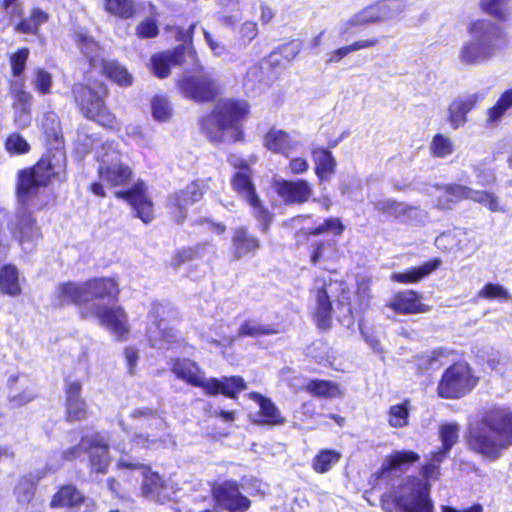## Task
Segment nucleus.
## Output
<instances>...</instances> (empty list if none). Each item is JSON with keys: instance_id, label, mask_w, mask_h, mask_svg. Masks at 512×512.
<instances>
[{"instance_id": "7c9ffc66", "label": "nucleus", "mask_w": 512, "mask_h": 512, "mask_svg": "<svg viewBox=\"0 0 512 512\" xmlns=\"http://www.w3.org/2000/svg\"><path fill=\"white\" fill-rule=\"evenodd\" d=\"M208 381H214L215 384L211 390H204L209 396L221 393L229 398H236L238 392L246 389L245 381L240 376H224L221 379L209 378Z\"/></svg>"}, {"instance_id": "393cba45", "label": "nucleus", "mask_w": 512, "mask_h": 512, "mask_svg": "<svg viewBox=\"0 0 512 512\" xmlns=\"http://www.w3.org/2000/svg\"><path fill=\"white\" fill-rule=\"evenodd\" d=\"M86 303L92 300L116 302L120 293L118 283L113 278H97L84 282Z\"/></svg>"}, {"instance_id": "a878e982", "label": "nucleus", "mask_w": 512, "mask_h": 512, "mask_svg": "<svg viewBox=\"0 0 512 512\" xmlns=\"http://www.w3.org/2000/svg\"><path fill=\"white\" fill-rule=\"evenodd\" d=\"M483 95L472 93L454 99L448 108V121L454 129L462 127L467 122L466 115L481 101Z\"/></svg>"}, {"instance_id": "e433bc0d", "label": "nucleus", "mask_w": 512, "mask_h": 512, "mask_svg": "<svg viewBox=\"0 0 512 512\" xmlns=\"http://www.w3.org/2000/svg\"><path fill=\"white\" fill-rule=\"evenodd\" d=\"M306 391L319 398L335 399L343 396V391L336 382L322 379H310Z\"/></svg>"}, {"instance_id": "7ed1b4c3", "label": "nucleus", "mask_w": 512, "mask_h": 512, "mask_svg": "<svg viewBox=\"0 0 512 512\" xmlns=\"http://www.w3.org/2000/svg\"><path fill=\"white\" fill-rule=\"evenodd\" d=\"M468 444L475 452L496 459L512 445V413L504 410L491 413L477 428L470 430Z\"/></svg>"}, {"instance_id": "9b49d317", "label": "nucleus", "mask_w": 512, "mask_h": 512, "mask_svg": "<svg viewBox=\"0 0 512 512\" xmlns=\"http://www.w3.org/2000/svg\"><path fill=\"white\" fill-rule=\"evenodd\" d=\"M83 318H95L98 323L106 328L118 339L124 338L129 333L128 316L125 310L116 305L93 302L81 308Z\"/></svg>"}, {"instance_id": "c85d7f7f", "label": "nucleus", "mask_w": 512, "mask_h": 512, "mask_svg": "<svg viewBox=\"0 0 512 512\" xmlns=\"http://www.w3.org/2000/svg\"><path fill=\"white\" fill-rule=\"evenodd\" d=\"M264 145L268 150L288 157L298 149L300 142L283 130L271 129L265 136Z\"/></svg>"}, {"instance_id": "6e6552de", "label": "nucleus", "mask_w": 512, "mask_h": 512, "mask_svg": "<svg viewBox=\"0 0 512 512\" xmlns=\"http://www.w3.org/2000/svg\"><path fill=\"white\" fill-rule=\"evenodd\" d=\"M72 91L80 111L86 118L109 128L116 125L115 116L104 103L107 88L103 83H94L93 86L75 84Z\"/></svg>"}, {"instance_id": "cd10ccee", "label": "nucleus", "mask_w": 512, "mask_h": 512, "mask_svg": "<svg viewBox=\"0 0 512 512\" xmlns=\"http://www.w3.org/2000/svg\"><path fill=\"white\" fill-rule=\"evenodd\" d=\"M52 303L59 307L86 303L84 283L65 282L59 284L52 295Z\"/></svg>"}, {"instance_id": "de8ad7c7", "label": "nucleus", "mask_w": 512, "mask_h": 512, "mask_svg": "<svg viewBox=\"0 0 512 512\" xmlns=\"http://www.w3.org/2000/svg\"><path fill=\"white\" fill-rule=\"evenodd\" d=\"M149 339L151 345L158 349H165L167 345L174 342L176 333L173 329L167 330L163 321H160L156 330H149Z\"/></svg>"}, {"instance_id": "f8f14e48", "label": "nucleus", "mask_w": 512, "mask_h": 512, "mask_svg": "<svg viewBox=\"0 0 512 512\" xmlns=\"http://www.w3.org/2000/svg\"><path fill=\"white\" fill-rule=\"evenodd\" d=\"M476 382L477 379L466 363H456L444 372L438 385V394L443 398H460L472 390Z\"/></svg>"}, {"instance_id": "473e14b6", "label": "nucleus", "mask_w": 512, "mask_h": 512, "mask_svg": "<svg viewBox=\"0 0 512 512\" xmlns=\"http://www.w3.org/2000/svg\"><path fill=\"white\" fill-rule=\"evenodd\" d=\"M441 264L440 259H434L424 263L423 265L411 268L405 272H395L391 275V280L398 283H417L430 273L435 271Z\"/></svg>"}, {"instance_id": "ddd939ff", "label": "nucleus", "mask_w": 512, "mask_h": 512, "mask_svg": "<svg viewBox=\"0 0 512 512\" xmlns=\"http://www.w3.org/2000/svg\"><path fill=\"white\" fill-rule=\"evenodd\" d=\"M118 467L132 469L134 473L143 477L142 492L147 498L157 502H165L175 496L173 487L164 483L157 473L150 471L149 467L123 459L118 462Z\"/></svg>"}, {"instance_id": "5701e85b", "label": "nucleus", "mask_w": 512, "mask_h": 512, "mask_svg": "<svg viewBox=\"0 0 512 512\" xmlns=\"http://www.w3.org/2000/svg\"><path fill=\"white\" fill-rule=\"evenodd\" d=\"M388 307L403 315L426 313L431 310L429 305L422 302V295L414 290L397 292L388 302Z\"/></svg>"}, {"instance_id": "0eeeda50", "label": "nucleus", "mask_w": 512, "mask_h": 512, "mask_svg": "<svg viewBox=\"0 0 512 512\" xmlns=\"http://www.w3.org/2000/svg\"><path fill=\"white\" fill-rule=\"evenodd\" d=\"M126 432L133 433L132 441L143 447H149L161 440L160 432L165 431L166 423L151 408H136L127 418L120 420Z\"/></svg>"}, {"instance_id": "f03ea898", "label": "nucleus", "mask_w": 512, "mask_h": 512, "mask_svg": "<svg viewBox=\"0 0 512 512\" xmlns=\"http://www.w3.org/2000/svg\"><path fill=\"white\" fill-rule=\"evenodd\" d=\"M467 31L470 39L462 44L458 53V59L464 65L478 66L487 63L506 44L502 27L488 19L471 21Z\"/></svg>"}, {"instance_id": "5fc2aeb1", "label": "nucleus", "mask_w": 512, "mask_h": 512, "mask_svg": "<svg viewBox=\"0 0 512 512\" xmlns=\"http://www.w3.org/2000/svg\"><path fill=\"white\" fill-rule=\"evenodd\" d=\"M228 326L224 323H218L213 327L215 336L212 334L203 335L205 341L215 344L216 346L229 347L234 341L235 337L227 333Z\"/></svg>"}, {"instance_id": "6e6d98bb", "label": "nucleus", "mask_w": 512, "mask_h": 512, "mask_svg": "<svg viewBox=\"0 0 512 512\" xmlns=\"http://www.w3.org/2000/svg\"><path fill=\"white\" fill-rule=\"evenodd\" d=\"M508 3L509 0H481L480 7L485 13L504 20L509 14Z\"/></svg>"}, {"instance_id": "a19ab883", "label": "nucleus", "mask_w": 512, "mask_h": 512, "mask_svg": "<svg viewBox=\"0 0 512 512\" xmlns=\"http://www.w3.org/2000/svg\"><path fill=\"white\" fill-rule=\"evenodd\" d=\"M0 291L10 296L21 293L18 271L14 266L7 265L0 270Z\"/></svg>"}, {"instance_id": "e2e57ef3", "label": "nucleus", "mask_w": 512, "mask_h": 512, "mask_svg": "<svg viewBox=\"0 0 512 512\" xmlns=\"http://www.w3.org/2000/svg\"><path fill=\"white\" fill-rule=\"evenodd\" d=\"M33 85L36 91L45 95L51 92L52 87V76L49 72L42 68L35 70V78Z\"/></svg>"}, {"instance_id": "13d9d810", "label": "nucleus", "mask_w": 512, "mask_h": 512, "mask_svg": "<svg viewBox=\"0 0 512 512\" xmlns=\"http://www.w3.org/2000/svg\"><path fill=\"white\" fill-rule=\"evenodd\" d=\"M344 229L345 226L340 218L330 217L325 219V221L322 224L309 230L307 234L317 236L321 234L332 233L338 236L343 233Z\"/></svg>"}, {"instance_id": "c9c22d12", "label": "nucleus", "mask_w": 512, "mask_h": 512, "mask_svg": "<svg viewBox=\"0 0 512 512\" xmlns=\"http://www.w3.org/2000/svg\"><path fill=\"white\" fill-rule=\"evenodd\" d=\"M84 495L73 485L62 486L52 497L51 508L76 507L82 504Z\"/></svg>"}, {"instance_id": "1a4fd4ad", "label": "nucleus", "mask_w": 512, "mask_h": 512, "mask_svg": "<svg viewBox=\"0 0 512 512\" xmlns=\"http://www.w3.org/2000/svg\"><path fill=\"white\" fill-rule=\"evenodd\" d=\"M406 8L404 0H384L364 7L338 25L339 35L343 38L352 34L356 27L390 20L400 15Z\"/></svg>"}, {"instance_id": "423d86ee", "label": "nucleus", "mask_w": 512, "mask_h": 512, "mask_svg": "<svg viewBox=\"0 0 512 512\" xmlns=\"http://www.w3.org/2000/svg\"><path fill=\"white\" fill-rule=\"evenodd\" d=\"M83 452L89 454L90 465L93 471L105 473L110 464L108 454V445L105 438L99 434L85 435L81 438L79 444L70 447L62 452L54 453L47 463L49 471L58 470L63 461H73L79 458Z\"/></svg>"}, {"instance_id": "37998d69", "label": "nucleus", "mask_w": 512, "mask_h": 512, "mask_svg": "<svg viewBox=\"0 0 512 512\" xmlns=\"http://www.w3.org/2000/svg\"><path fill=\"white\" fill-rule=\"evenodd\" d=\"M340 459V452L333 449H322L313 458L312 468L315 472L323 474L331 470Z\"/></svg>"}, {"instance_id": "c03bdc74", "label": "nucleus", "mask_w": 512, "mask_h": 512, "mask_svg": "<svg viewBox=\"0 0 512 512\" xmlns=\"http://www.w3.org/2000/svg\"><path fill=\"white\" fill-rule=\"evenodd\" d=\"M77 42L82 53L89 59L91 67L98 68L100 61L105 59L100 57V48L95 40L90 36L79 34Z\"/></svg>"}, {"instance_id": "c756f323", "label": "nucleus", "mask_w": 512, "mask_h": 512, "mask_svg": "<svg viewBox=\"0 0 512 512\" xmlns=\"http://www.w3.org/2000/svg\"><path fill=\"white\" fill-rule=\"evenodd\" d=\"M468 243V233L461 229L442 233L435 239L436 247L446 253L466 251Z\"/></svg>"}, {"instance_id": "ea45409f", "label": "nucleus", "mask_w": 512, "mask_h": 512, "mask_svg": "<svg viewBox=\"0 0 512 512\" xmlns=\"http://www.w3.org/2000/svg\"><path fill=\"white\" fill-rule=\"evenodd\" d=\"M312 156L316 165V174L320 179H325L328 175L334 173L336 160L331 152L323 148H316L312 151Z\"/></svg>"}, {"instance_id": "a211bd4d", "label": "nucleus", "mask_w": 512, "mask_h": 512, "mask_svg": "<svg viewBox=\"0 0 512 512\" xmlns=\"http://www.w3.org/2000/svg\"><path fill=\"white\" fill-rule=\"evenodd\" d=\"M115 197L126 200L135 210L136 216L144 223H150L154 217L153 203L146 194L143 182H137L132 189L115 192Z\"/></svg>"}, {"instance_id": "3c124183", "label": "nucleus", "mask_w": 512, "mask_h": 512, "mask_svg": "<svg viewBox=\"0 0 512 512\" xmlns=\"http://www.w3.org/2000/svg\"><path fill=\"white\" fill-rule=\"evenodd\" d=\"M277 330L270 325H264L256 320H245L239 327V337H259L276 334Z\"/></svg>"}, {"instance_id": "8fccbe9b", "label": "nucleus", "mask_w": 512, "mask_h": 512, "mask_svg": "<svg viewBox=\"0 0 512 512\" xmlns=\"http://www.w3.org/2000/svg\"><path fill=\"white\" fill-rule=\"evenodd\" d=\"M410 414L409 401L392 405L388 411V423L393 428H402L408 425Z\"/></svg>"}, {"instance_id": "b1692460", "label": "nucleus", "mask_w": 512, "mask_h": 512, "mask_svg": "<svg viewBox=\"0 0 512 512\" xmlns=\"http://www.w3.org/2000/svg\"><path fill=\"white\" fill-rule=\"evenodd\" d=\"M274 189L278 196L289 204H302L308 201L312 195V189L305 180H276Z\"/></svg>"}, {"instance_id": "f3484780", "label": "nucleus", "mask_w": 512, "mask_h": 512, "mask_svg": "<svg viewBox=\"0 0 512 512\" xmlns=\"http://www.w3.org/2000/svg\"><path fill=\"white\" fill-rule=\"evenodd\" d=\"M217 504L230 512H245L250 508L251 501L244 496L234 481H226L212 489Z\"/></svg>"}, {"instance_id": "9d476101", "label": "nucleus", "mask_w": 512, "mask_h": 512, "mask_svg": "<svg viewBox=\"0 0 512 512\" xmlns=\"http://www.w3.org/2000/svg\"><path fill=\"white\" fill-rule=\"evenodd\" d=\"M428 495L429 485L414 479L408 492L404 489L398 495L385 496L383 508L386 512H432L433 504Z\"/></svg>"}, {"instance_id": "aec40b11", "label": "nucleus", "mask_w": 512, "mask_h": 512, "mask_svg": "<svg viewBox=\"0 0 512 512\" xmlns=\"http://www.w3.org/2000/svg\"><path fill=\"white\" fill-rule=\"evenodd\" d=\"M10 93L13 98L14 121L19 128H26L31 123L33 96L25 90L23 80L11 82Z\"/></svg>"}, {"instance_id": "f704fd0d", "label": "nucleus", "mask_w": 512, "mask_h": 512, "mask_svg": "<svg viewBox=\"0 0 512 512\" xmlns=\"http://www.w3.org/2000/svg\"><path fill=\"white\" fill-rule=\"evenodd\" d=\"M44 475L43 472L29 473L19 478L14 487V495L19 503H29L33 499L36 486Z\"/></svg>"}, {"instance_id": "864d4df0", "label": "nucleus", "mask_w": 512, "mask_h": 512, "mask_svg": "<svg viewBox=\"0 0 512 512\" xmlns=\"http://www.w3.org/2000/svg\"><path fill=\"white\" fill-rule=\"evenodd\" d=\"M151 112L156 121L163 122L171 118L173 109L166 97L155 96L151 101Z\"/></svg>"}, {"instance_id": "58836bf2", "label": "nucleus", "mask_w": 512, "mask_h": 512, "mask_svg": "<svg viewBox=\"0 0 512 512\" xmlns=\"http://www.w3.org/2000/svg\"><path fill=\"white\" fill-rule=\"evenodd\" d=\"M40 237V230L35 225L34 220L29 216L23 217L19 221V243L23 250L31 251L35 246V241Z\"/></svg>"}, {"instance_id": "bf43d9fd", "label": "nucleus", "mask_w": 512, "mask_h": 512, "mask_svg": "<svg viewBox=\"0 0 512 512\" xmlns=\"http://www.w3.org/2000/svg\"><path fill=\"white\" fill-rule=\"evenodd\" d=\"M40 125L48 140H58L60 135V123L55 113H45L40 121Z\"/></svg>"}, {"instance_id": "72a5a7b5", "label": "nucleus", "mask_w": 512, "mask_h": 512, "mask_svg": "<svg viewBox=\"0 0 512 512\" xmlns=\"http://www.w3.org/2000/svg\"><path fill=\"white\" fill-rule=\"evenodd\" d=\"M249 398L259 404L260 415L263 417L262 423L273 426L285 423V418L281 415L280 410L271 399L257 392L250 393Z\"/></svg>"}, {"instance_id": "6ab92c4d", "label": "nucleus", "mask_w": 512, "mask_h": 512, "mask_svg": "<svg viewBox=\"0 0 512 512\" xmlns=\"http://www.w3.org/2000/svg\"><path fill=\"white\" fill-rule=\"evenodd\" d=\"M171 371L178 379L194 387L203 390L214 388V381H208L205 372L190 359H174L171 362Z\"/></svg>"}, {"instance_id": "338daca9", "label": "nucleus", "mask_w": 512, "mask_h": 512, "mask_svg": "<svg viewBox=\"0 0 512 512\" xmlns=\"http://www.w3.org/2000/svg\"><path fill=\"white\" fill-rule=\"evenodd\" d=\"M427 221V213L418 207L408 205L405 211L403 223L414 226L424 225Z\"/></svg>"}, {"instance_id": "dca6fc26", "label": "nucleus", "mask_w": 512, "mask_h": 512, "mask_svg": "<svg viewBox=\"0 0 512 512\" xmlns=\"http://www.w3.org/2000/svg\"><path fill=\"white\" fill-rule=\"evenodd\" d=\"M196 61L195 51L190 46L180 45L172 51H166L154 55L151 58L153 73L159 78H165L170 72V67L182 65L188 61Z\"/></svg>"}, {"instance_id": "774afa93", "label": "nucleus", "mask_w": 512, "mask_h": 512, "mask_svg": "<svg viewBox=\"0 0 512 512\" xmlns=\"http://www.w3.org/2000/svg\"><path fill=\"white\" fill-rule=\"evenodd\" d=\"M29 148L27 141L17 133L11 134L6 140V149L11 153H27Z\"/></svg>"}, {"instance_id": "49530a36", "label": "nucleus", "mask_w": 512, "mask_h": 512, "mask_svg": "<svg viewBox=\"0 0 512 512\" xmlns=\"http://www.w3.org/2000/svg\"><path fill=\"white\" fill-rule=\"evenodd\" d=\"M49 15L40 8H33L29 18L23 19L17 24L16 30L22 33L35 34L39 26L46 23Z\"/></svg>"}, {"instance_id": "680f3d73", "label": "nucleus", "mask_w": 512, "mask_h": 512, "mask_svg": "<svg viewBox=\"0 0 512 512\" xmlns=\"http://www.w3.org/2000/svg\"><path fill=\"white\" fill-rule=\"evenodd\" d=\"M470 199L484 205L492 212L503 211V209L499 206L498 198L493 193L472 190Z\"/></svg>"}, {"instance_id": "4468645a", "label": "nucleus", "mask_w": 512, "mask_h": 512, "mask_svg": "<svg viewBox=\"0 0 512 512\" xmlns=\"http://www.w3.org/2000/svg\"><path fill=\"white\" fill-rule=\"evenodd\" d=\"M249 171H239L232 180L233 189L247 202L252 208V214L260 223V230L266 233L272 222V214L262 205L259 197L255 193Z\"/></svg>"}, {"instance_id": "bb28decb", "label": "nucleus", "mask_w": 512, "mask_h": 512, "mask_svg": "<svg viewBox=\"0 0 512 512\" xmlns=\"http://www.w3.org/2000/svg\"><path fill=\"white\" fill-rule=\"evenodd\" d=\"M80 381H68L66 384V415L69 421H81L87 416L86 402L81 397Z\"/></svg>"}, {"instance_id": "4be33fe9", "label": "nucleus", "mask_w": 512, "mask_h": 512, "mask_svg": "<svg viewBox=\"0 0 512 512\" xmlns=\"http://www.w3.org/2000/svg\"><path fill=\"white\" fill-rule=\"evenodd\" d=\"M178 86L185 97L197 102L208 101L216 94L215 84L204 75L184 77Z\"/></svg>"}, {"instance_id": "0e129e2a", "label": "nucleus", "mask_w": 512, "mask_h": 512, "mask_svg": "<svg viewBox=\"0 0 512 512\" xmlns=\"http://www.w3.org/2000/svg\"><path fill=\"white\" fill-rule=\"evenodd\" d=\"M478 297L485 299L507 300L510 298L509 292L501 285L488 283L478 292Z\"/></svg>"}, {"instance_id": "412c9836", "label": "nucleus", "mask_w": 512, "mask_h": 512, "mask_svg": "<svg viewBox=\"0 0 512 512\" xmlns=\"http://www.w3.org/2000/svg\"><path fill=\"white\" fill-rule=\"evenodd\" d=\"M204 191V182L194 181L188 184L183 190L169 196V208L176 210L175 217L178 221H182L185 218V211L189 206L201 200Z\"/></svg>"}, {"instance_id": "39448f33", "label": "nucleus", "mask_w": 512, "mask_h": 512, "mask_svg": "<svg viewBox=\"0 0 512 512\" xmlns=\"http://www.w3.org/2000/svg\"><path fill=\"white\" fill-rule=\"evenodd\" d=\"M95 157L98 162L99 182L91 184V191L99 197H105L103 184L108 187L124 186L132 178L131 168L122 162V154L118 144L104 141L95 147Z\"/></svg>"}, {"instance_id": "69168bd1", "label": "nucleus", "mask_w": 512, "mask_h": 512, "mask_svg": "<svg viewBox=\"0 0 512 512\" xmlns=\"http://www.w3.org/2000/svg\"><path fill=\"white\" fill-rule=\"evenodd\" d=\"M28 57L29 49L27 48H22L10 56V65L13 76L19 77L23 73Z\"/></svg>"}, {"instance_id": "2f4dec72", "label": "nucleus", "mask_w": 512, "mask_h": 512, "mask_svg": "<svg viewBox=\"0 0 512 512\" xmlns=\"http://www.w3.org/2000/svg\"><path fill=\"white\" fill-rule=\"evenodd\" d=\"M232 245L234 258L240 259L246 254L255 253L260 248V241L253 235H250L246 228L239 227L234 230Z\"/></svg>"}, {"instance_id": "20e7f679", "label": "nucleus", "mask_w": 512, "mask_h": 512, "mask_svg": "<svg viewBox=\"0 0 512 512\" xmlns=\"http://www.w3.org/2000/svg\"><path fill=\"white\" fill-rule=\"evenodd\" d=\"M248 112L247 103L225 99L219 101L212 113L203 120L206 137L215 143L235 142L241 138V120Z\"/></svg>"}, {"instance_id": "603ef678", "label": "nucleus", "mask_w": 512, "mask_h": 512, "mask_svg": "<svg viewBox=\"0 0 512 512\" xmlns=\"http://www.w3.org/2000/svg\"><path fill=\"white\" fill-rule=\"evenodd\" d=\"M429 149L434 157L446 158L453 154L455 145L448 136L436 134L430 142Z\"/></svg>"}, {"instance_id": "4c0bfd02", "label": "nucleus", "mask_w": 512, "mask_h": 512, "mask_svg": "<svg viewBox=\"0 0 512 512\" xmlns=\"http://www.w3.org/2000/svg\"><path fill=\"white\" fill-rule=\"evenodd\" d=\"M96 70L107 76L120 86H129L132 84V76L125 67L115 61L101 60Z\"/></svg>"}, {"instance_id": "a18cd8bd", "label": "nucleus", "mask_w": 512, "mask_h": 512, "mask_svg": "<svg viewBox=\"0 0 512 512\" xmlns=\"http://www.w3.org/2000/svg\"><path fill=\"white\" fill-rule=\"evenodd\" d=\"M11 379L14 381L19 380L23 386V390L21 392L12 394L9 397V404L11 407L18 408L24 406L36 397L34 385L26 377H13Z\"/></svg>"}, {"instance_id": "09e8293b", "label": "nucleus", "mask_w": 512, "mask_h": 512, "mask_svg": "<svg viewBox=\"0 0 512 512\" xmlns=\"http://www.w3.org/2000/svg\"><path fill=\"white\" fill-rule=\"evenodd\" d=\"M104 8L109 14L123 19L135 14L133 0H104Z\"/></svg>"}, {"instance_id": "f257e3e1", "label": "nucleus", "mask_w": 512, "mask_h": 512, "mask_svg": "<svg viewBox=\"0 0 512 512\" xmlns=\"http://www.w3.org/2000/svg\"><path fill=\"white\" fill-rule=\"evenodd\" d=\"M66 155L56 149L42 157L35 166L18 173L17 198L27 207L42 209L49 203L46 186L52 178L61 179L65 174Z\"/></svg>"}, {"instance_id": "2eb2a0df", "label": "nucleus", "mask_w": 512, "mask_h": 512, "mask_svg": "<svg viewBox=\"0 0 512 512\" xmlns=\"http://www.w3.org/2000/svg\"><path fill=\"white\" fill-rule=\"evenodd\" d=\"M337 283L327 284L324 280L315 281L313 294L315 298L314 319L321 329H327L332 321L331 296L334 294Z\"/></svg>"}, {"instance_id": "79ce46f5", "label": "nucleus", "mask_w": 512, "mask_h": 512, "mask_svg": "<svg viewBox=\"0 0 512 512\" xmlns=\"http://www.w3.org/2000/svg\"><path fill=\"white\" fill-rule=\"evenodd\" d=\"M419 455L413 451H395L388 456L381 467L382 472L402 469L418 461Z\"/></svg>"}, {"instance_id": "052dcab7", "label": "nucleus", "mask_w": 512, "mask_h": 512, "mask_svg": "<svg viewBox=\"0 0 512 512\" xmlns=\"http://www.w3.org/2000/svg\"><path fill=\"white\" fill-rule=\"evenodd\" d=\"M445 457L446 455L439 451L431 453L429 462L422 468V475L427 481L437 479L439 475V465Z\"/></svg>"}, {"instance_id": "4d7b16f0", "label": "nucleus", "mask_w": 512, "mask_h": 512, "mask_svg": "<svg viewBox=\"0 0 512 512\" xmlns=\"http://www.w3.org/2000/svg\"><path fill=\"white\" fill-rule=\"evenodd\" d=\"M440 437L443 444V448L439 452L447 453L450 451L452 446L457 442L459 437V426L456 423H447L440 427Z\"/></svg>"}]
</instances>
